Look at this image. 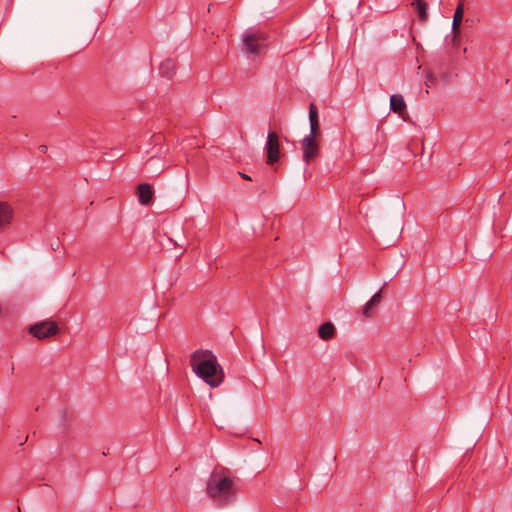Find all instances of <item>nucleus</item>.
I'll return each instance as SVG.
<instances>
[{
    "label": "nucleus",
    "mask_w": 512,
    "mask_h": 512,
    "mask_svg": "<svg viewBox=\"0 0 512 512\" xmlns=\"http://www.w3.org/2000/svg\"><path fill=\"white\" fill-rule=\"evenodd\" d=\"M236 480L237 478L229 469L216 468L207 481L206 493L218 506H227L237 497Z\"/></svg>",
    "instance_id": "f257e3e1"
},
{
    "label": "nucleus",
    "mask_w": 512,
    "mask_h": 512,
    "mask_svg": "<svg viewBox=\"0 0 512 512\" xmlns=\"http://www.w3.org/2000/svg\"><path fill=\"white\" fill-rule=\"evenodd\" d=\"M190 365L198 377L211 387H218L224 380V372L210 350H196L190 358Z\"/></svg>",
    "instance_id": "f03ea898"
},
{
    "label": "nucleus",
    "mask_w": 512,
    "mask_h": 512,
    "mask_svg": "<svg viewBox=\"0 0 512 512\" xmlns=\"http://www.w3.org/2000/svg\"><path fill=\"white\" fill-rule=\"evenodd\" d=\"M243 51L247 55H258L266 49L268 33L261 30H247L242 34Z\"/></svg>",
    "instance_id": "7ed1b4c3"
},
{
    "label": "nucleus",
    "mask_w": 512,
    "mask_h": 512,
    "mask_svg": "<svg viewBox=\"0 0 512 512\" xmlns=\"http://www.w3.org/2000/svg\"><path fill=\"white\" fill-rule=\"evenodd\" d=\"M59 330L58 324L50 320H44L29 327V333L39 340L55 336Z\"/></svg>",
    "instance_id": "20e7f679"
},
{
    "label": "nucleus",
    "mask_w": 512,
    "mask_h": 512,
    "mask_svg": "<svg viewBox=\"0 0 512 512\" xmlns=\"http://www.w3.org/2000/svg\"><path fill=\"white\" fill-rule=\"evenodd\" d=\"M265 149L267 155L266 163L268 165H273L278 162L280 158V143L276 132L271 131L268 133Z\"/></svg>",
    "instance_id": "39448f33"
},
{
    "label": "nucleus",
    "mask_w": 512,
    "mask_h": 512,
    "mask_svg": "<svg viewBox=\"0 0 512 512\" xmlns=\"http://www.w3.org/2000/svg\"><path fill=\"white\" fill-rule=\"evenodd\" d=\"M303 151V161L309 164L319 153L318 138L305 136L301 142Z\"/></svg>",
    "instance_id": "423d86ee"
},
{
    "label": "nucleus",
    "mask_w": 512,
    "mask_h": 512,
    "mask_svg": "<svg viewBox=\"0 0 512 512\" xmlns=\"http://www.w3.org/2000/svg\"><path fill=\"white\" fill-rule=\"evenodd\" d=\"M309 122L310 134L307 136L319 139L321 137L319 116L317 106L314 103H310L309 105Z\"/></svg>",
    "instance_id": "0eeeda50"
},
{
    "label": "nucleus",
    "mask_w": 512,
    "mask_h": 512,
    "mask_svg": "<svg viewBox=\"0 0 512 512\" xmlns=\"http://www.w3.org/2000/svg\"><path fill=\"white\" fill-rule=\"evenodd\" d=\"M138 201L141 205H150L153 200L154 190L148 183H142L137 186Z\"/></svg>",
    "instance_id": "6e6552de"
},
{
    "label": "nucleus",
    "mask_w": 512,
    "mask_h": 512,
    "mask_svg": "<svg viewBox=\"0 0 512 512\" xmlns=\"http://www.w3.org/2000/svg\"><path fill=\"white\" fill-rule=\"evenodd\" d=\"M464 15V4L462 2H459L457 5L454 15H453V22H452V33L454 35V40L458 38V35L460 33V26L463 20Z\"/></svg>",
    "instance_id": "1a4fd4ad"
},
{
    "label": "nucleus",
    "mask_w": 512,
    "mask_h": 512,
    "mask_svg": "<svg viewBox=\"0 0 512 512\" xmlns=\"http://www.w3.org/2000/svg\"><path fill=\"white\" fill-rule=\"evenodd\" d=\"M382 289L379 290L377 293H375L371 299L364 305L363 307V315L367 318L371 317L374 312L375 308L381 303V296Z\"/></svg>",
    "instance_id": "9d476101"
},
{
    "label": "nucleus",
    "mask_w": 512,
    "mask_h": 512,
    "mask_svg": "<svg viewBox=\"0 0 512 512\" xmlns=\"http://www.w3.org/2000/svg\"><path fill=\"white\" fill-rule=\"evenodd\" d=\"M390 110L402 116L406 111V103L400 94H393L390 98Z\"/></svg>",
    "instance_id": "9b49d317"
},
{
    "label": "nucleus",
    "mask_w": 512,
    "mask_h": 512,
    "mask_svg": "<svg viewBox=\"0 0 512 512\" xmlns=\"http://www.w3.org/2000/svg\"><path fill=\"white\" fill-rule=\"evenodd\" d=\"M410 5L414 8L415 12L418 15L419 20L422 23L427 22V20H428V13H427L428 4L424 0H412L410 2Z\"/></svg>",
    "instance_id": "f8f14e48"
},
{
    "label": "nucleus",
    "mask_w": 512,
    "mask_h": 512,
    "mask_svg": "<svg viewBox=\"0 0 512 512\" xmlns=\"http://www.w3.org/2000/svg\"><path fill=\"white\" fill-rule=\"evenodd\" d=\"M335 334V327L331 322H325L318 328V336L323 340H330Z\"/></svg>",
    "instance_id": "ddd939ff"
},
{
    "label": "nucleus",
    "mask_w": 512,
    "mask_h": 512,
    "mask_svg": "<svg viewBox=\"0 0 512 512\" xmlns=\"http://www.w3.org/2000/svg\"><path fill=\"white\" fill-rule=\"evenodd\" d=\"M175 69L176 67L174 60L166 59L160 64L159 73L164 77L170 78L175 74Z\"/></svg>",
    "instance_id": "4468645a"
},
{
    "label": "nucleus",
    "mask_w": 512,
    "mask_h": 512,
    "mask_svg": "<svg viewBox=\"0 0 512 512\" xmlns=\"http://www.w3.org/2000/svg\"><path fill=\"white\" fill-rule=\"evenodd\" d=\"M12 218V209L6 204L0 202V228L10 223Z\"/></svg>",
    "instance_id": "2eb2a0df"
},
{
    "label": "nucleus",
    "mask_w": 512,
    "mask_h": 512,
    "mask_svg": "<svg viewBox=\"0 0 512 512\" xmlns=\"http://www.w3.org/2000/svg\"><path fill=\"white\" fill-rule=\"evenodd\" d=\"M436 81H437V78L432 73H428L426 76L425 85L427 88H430L433 85H435Z\"/></svg>",
    "instance_id": "dca6fc26"
},
{
    "label": "nucleus",
    "mask_w": 512,
    "mask_h": 512,
    "mask_svg": "<svg viewBox=\"0 0 512 512\" xmlns=\"http://www.w3.org/2000/svg\"><path fill=\"white\" fill-rule=\"evenodd\" d=\"M239 175L241 178H243L245 180H252L251 177L245 173L239 172Z\"/></svg>",
    "instance_id": "f3484780"
},
{
    "label": "nucleus",
    "mask_w": 512,
    "mask_h": 512,
    "mask_svg": "<svg viewBox=\"0 0 512 512\" xmlns=\"http://www.w3.org/2000/svg\"><path fill=\"white\" fill-rule=\"evenodd\" d=\"M48 147L46 145H40L39 146V151L42 152V153H45L47 151Z\"/></svg>",
    "instance_id": "a211bd4d"
},
{
    "label": "nucleus",
    "mask_w": 512,
    "mask_h": 512,
    "mask_svg": "<svg viewBox=\"0 0 512 512\" xmlns=\"http://www.w3.org/2000/svg\"><path fill=\"white\" fill-rule=\"evenodd\" d=\"M58 248V245L56 246V244H53V250H56Z\"/></svg>",
    "instance_id": "6ab92c4d"
},
{
    "label": "nucleus",
    "mask_w": 512,
    "mask_h": 512,
    "mask_svg": "<svg viewBox=\"0 0 512 512\" xmlns=\"http://www.w3.org/2000/svg\"><path fill=\"white\" fill-rule=\"evenodd\" d=\"M58 248V245L56 246V244H53V250H56Z\"/></svg>",
    "instance_id": "aec40b11"
},
{
    "label": "nucleus",
    "mask_w": 512,
    "mask_h": 512,
    "mask_svg": "<svg viewBox=\"0 0 512 512\" xmlns=\"http://www.w3.org/2000/svg\"><path fill=\"white\" fill-rule=\"evenodd\" d=\"M13 372H14V366L12 365V367H11V373L13 374Z\"/></svg>",
    "instance_id": "412c9836"
}]
</instances>
